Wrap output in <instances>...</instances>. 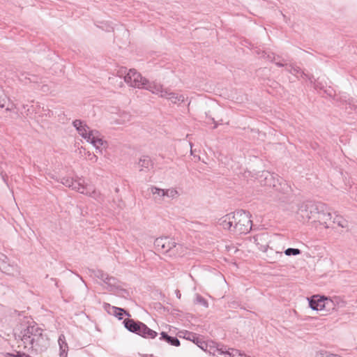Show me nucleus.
Wrapping results in <instances>:
<instances>
[{
    "label": "nucleus",
    "mask_w": 357,
    "mask_h": 357,
    "mask_svg": "<svg viewBox=\"0 0 357 357\" xmlns=\"http://www.w3.org/2000/svg\"><path fill=\"white\" fill-rule=\"evenodd\" d=\"M311 84H313L314 88L316 90H322L324 88V86L318 81H315V80L314 81L312 79V82H311Z\"/></svg>",
    "instance_id": "obj_34"
},
{
    "label": "nucleus",
    "mask_w": 357,
    "mask_h": 357,
    "mask_svg": "<svg viewBox=\"0 0 357 357\" xmlns=\"http://www.w3.org/2000/svg\"><path fill=\"white\" fill-rule=\"evenodd\" d=\"M46 88H47V86H45V85L43 86V87H42L43 91H46V89H45Z\"/></svg>",
    "instance_id": "obj_39"
},
{
    "label": "nucleus",
    "mask_w": 357,
    "mask_h": 357,
    "mask_svg": "<svg viewBox=\"0 0 357 357\" xmlns=\"http://www.w3.org/2000/svg\"><path fill=\"white\" fill-rule=\"evenodd\" d=\"M154 246L157 251L167 254L169 257H178L184 254V248L181 244L169 237H160L155 240Z\"/></svg>",
    "instance_id": "obj_4"
},
{
    "label": "nucleus",
    "mask_w": 357,
    "mask_h": 357,
    "mask_svg": "<svg viewBox=\"0 0 357 357\" xmlns=\"http://www.w3.org/2000/svg\"><path fill=\"white\" fill-rule=\"evenodd\" d=\"M142 89H146L149 91H151L152 93L159 96L162 98V95L165 93V91H166V88H163V86L160 84V83L152 82H150L147 79V84H144V86Z\"/></svg>",
    "instance_id": "obj_16"
},
{
    "label": "nucleus",
    "mask_w": 357,
    "mask_h": 357,
    "mask_svg": "<svg viewBox=\"0 0 357 357\" xmlns=\"http://www.w3.org/2000/svg\"><path fill=\"white\" fill-rule=\"evenodd\" d=\"M6 96L4 94L3 89L0 86V107L3 108L6 102Z\"/></svg>",
    "instance_id": "obj_32"
},
{
    "label": "nucleus",
    "mask_w": 357,
    "mask_h": 357,
    "mask_svg": "<svg viewBox=\"0 0 357 357\" xmlns=\"http://www.w3.org/2000/svg\"><path fill=\"white\" fill-rule=\"evenodd\" d=\"M89 159L93 162H96L98 160V157L95 154L89 153Z\"/></svg>",
    "instance_id": "obj_36"
},
{
    "label": "nucleus",
    "mask_w": 357,
    "mask_h": 357,
    "mask_svg": "<svg viewBox=\"0 0 357 357\" xmlns=\"http://www.w3.org/2000/svg\"><path fill=\"white\" fill-rule=\"evenodd\" d=\"M176 297H177L178 298H181V293H180V291H179V290H176Z\"/></svg>",
    "instance_id": "obj_38"
},
{
    "label": "nucleus",
    "mask_w": 357,
    "mask_h": 357,
    "mask_svg": "<svg viewBox=\"0 0 357 357\" xmlns=\"http://www.w3.org/2000/svg\"><path fill=\"white\" fill-rule=\"evenodd\" d=\"M6 357H31L29 355L22 353L21 351H16L15 354L12 353H6L5 354Z\"/></svg>",
    "instance_id": "obj_33"
},
{
    "label": "nucleus",
    "mask_w": 357,
    "mask_h": 357,
    "mask_svg": "<svg viewBox=\"0 0 357 357\" xmlns=\"http://www.w3.org/2000/svg\"><path fill=\"white\" fill-rule=\"evenodd\" d=\"M160 340L166 341L171 345L178 347L180 345V341L178 338L175 337H171L168 335L165 332H162L160 333Z\"/></svg>",
    "instance_id": "obj_24"
},
{
    "label": "nucleus",
    "mask_w": 357,
    "mask_h": 357,
    "mask_svg": "<svg viewBox=\"0 0 357 357\" xmlns=\"http://www.w3.org/2000/svg\"><path fill=\"white\" fill-rule=\"evenodd\" d=\"M230 351H226L223 349V347L218 348L217 347L213 352L214 356H224L225 357L231 356Z\"/></svg>",
    "instance_id": "obj_28"
},
{
    "label": "nucleus",
    "mask_w": 357,
    "mask_h": 357,
    "mask_svg": "<svg viewBox=\"0 0 357 357\" xmlns=\"http://www.w3.org/2000/svg\"><path fill=\"white\" fill-rule=\"evenodd\" d=\"M326 312L338 310L347 305V302L340 296L326 297Z\"/></svg>",
    "instance_id": "obj_12"
},
{
    "label": "nucleus",
    "mask_w": 357,
    "mask_h": 357,
    "mask_svg": "<svg viewBox=\"0 0 357 357\" xmlns=\"http://www.w3.org/2000/svg\"><path fill=\"white\" fill-rule=\"evenodd\" d=\"M150 190L153 195H158L160 197H165V189H161L155 186H151Z\"/></svg>",
    "instance_id": "obj_27"
},
{
    "label": "nucleus",
    "mask_w": 357,
    "mask_h": 357,
    "mask_svg": "<svg viewBox=\"0 0 357 357\" xmlns=\"http://www.w3.org/2000/svg\"><path fill=\"white\" fill-rule=\"evenodd\" d=\"M153 167V163L149 156H142L138 162L139 171H149Z\"/></svg>",
    "instance_id": "obj_22"
},
{
    "label": "nucleus",
    "mask_w": 357,
    "mask_h": 357,
    "mask_svg": "<svg viewBox=\"0 0 357 357\" xmlns=\"http://www.w3.org/2000/svg\"><path fill=\"white\" fill-rule=\"evenodd\" d=\"M266 53H265V54H264V55H261V57L271 61L275 60V56L273 55V54H268L267 55H266Z\"/></svg>",
    "instance_id": "obj_35"
},
{
    "label": "nucleus",
    "mask_w": 357,
    "mask_h": 357,
    "mask_svg": "<svg viewBox=\"0 0 357 357\" xmlns=\"http://www.w3.org/2000/svg\"><path fill=\"white\" fill-rule=\"evenodd\" d=\"M195 302L198 304L203 305L205 307H208V303L207 301L199 294L196 295Z\"/></svg>",
    "instance_id": "obj_30"
},
{
    "label": "nucleus",
    "mask_w": 357,
    "mask_h": 357,
    "mask_svg": "<svg viewBox=\"0 0 357 357\" xmlns=\"http://www.w3.org/2000/svg\"><path fill=\"white\" fill-rule=\"evenodd\" d=\"M112 313L116 317H118L119 319H123V315L124 314H126V315H128V317H130V314L126 312V310H124L122 308H120V307H112Z\"/></svg>",
    "instance_id": "obj_25"
},
{
    "label": "nucleus",
    "mask_w": 357,
    "mask_h": 357,
    "mask_svg": "<svg viewBox=\"0 0 357 357\" xmlns=\"http://www.w3.org/2000/svg\"><path fill=\"white\" fill-rule=\"evenodd\" d=\"M234 231L236 234H248L252 229L251 215L249 212L243 210H238L233 213Z\"/></svg>",
    "instance_id": "obj_6"
},
{
    "label": "nucleus",
    "mask_w": 357,
    "mask_h": 357,
    "mask_svg": "<svg viewBox=\"0 0 357 357\" xmlns=\"http://www.w3.org/2000/svg\"><path fill=\"white\" fill-rule=\"evenodd\" d=\"M162 98H165L172 102L173 104H179L185 100L186 97L183 94H179L167 89L165 93L162 95Z\"/></svg>",
    "instance_id": "obj_17"
},
{
    "label": "nucleus",
    "mask_w": 357,
    "mask_h": 357,
    "mask_svg": "<svg viewBox=\"0 0 357 357\" xmlns=\"http://www.w3.org/2000/svg\"><path fill=\"white\" fill-rule=\"evenodd\" d=\"M117 74L120 77H123L124 82L131 87L142 89L144 84H147V79L143 77L135 69H130L126 72V68H122Z\"/></svg>",
    "instance_id": "obj_8"
},
{
    "label": "nucleus",
    "mask_w": 357,
    "mask_h": 357,
    "mask_svg": "<svg viewBox=\"0 0 357 357\" xmlns=\"http://www.w3.org/2000/svg\"><path fill=\"white\" fill-rule=\"evenodd\" d=\"M214 123L215 124H214L213 128L215 129V128H216L218 127V123H215V121H214Z\"/></svg>",
    "instance_id": "obj_40"
},
{
    "label": "nucleus",
    "mask_w": 357,
    "mask_h": 357,
    "mask_svg": "<svg viewBox=\"0 0 357 357\" xmlns=\"http://www.w3.org/2000/svg\"><path fill=\"white\" fill-rule=\"evenodd\" d=\"M178 195V191L175 188H169L165 190V197L174 199Z\"/></svg>",
    "instance_id": "obj_29"
},
{
    "label": "nucleus",
    "mask_w": 357,
    "mask_h": 357,
    "mask_svg": "<svg viewBox=\"0 0 357 357\" xmlns=\"http://www.w3.org/2000/svg\"><path fill=\"white\" fill-rule=\"evenodd\" d=\"M322 202H307L302 204L297 211V219L301 222L312 220L316 222V218L319 210L323 208Z\"/></svg>",
    "instance_id": "obj_5"
},
{
    "label": "nucleus",
    "mask_w": 357,
    "mask_h": 357,
    "mask_svg": "<svg viewBox=\"0 0 357 357\" xmlns=\"http://www.w3.org/2000/svg\"><path fill=\"white\" fill-rule=\"evenodd\" d=\"M190 148L192 149V143H190ZM190 151H191V153H192V151L191 150Z\"/></svg>",
    "instance_id": "obj_41"
},
{
    "label": "nucleus",
    "mask_w": 357,
    "mask_h": 357,
    "mask_svg": "<svg viewBox=\"0 0 357 357\" xmlns=\"http://www.w3.org/2000/svg\"><path fill=\"white\" fill-rule=\"evenodd\" d=\"M61 183L70 188L77 192L93 198L98 202L103 201V196L93 185L85 184L81 178L73 180L72 178L64 177L61 179Z\"/></svg>",
    "instance_id": "obj_2"
},
{
    "label": "nucleus",
    "mask_w": 357,
    "mask_h": 357,
    "mask_svg": "<svg viewBox=\"0 0 357 357\" xmlns=\"http://www.w3.org/2000/svg\"><path fill=\"white\" fill-rule=\"evenodd\" d=\"M91 276H94L100 279L104 284L105 288L109 291L118 289L120 287L119 280L109 275L102 270L89 269Z\"/></svg>",
    "instance_id": "obj_9"
},
{
    "label": "nucleus",
    "mask_w": 357,
    "mask_h": 357,
    "mask_svg": "<svg viewBox=\"0 0 357 357\" xmlns=\"http://www.w3.org/2000/svg\"><path fill=\"white\" fill-rule=\"evenodd\" d=\"M123 324L128 331L144 338L154 339L158 335L157 332L149 328L145 324L141 321L126 319L123 321Z\"/></svg>",
    "instance_id": "obj_7"
},
{
    "label": "nucleus",
    "mask_w": 357,
    "mask_h": 357,
    "mask_svg": "<svg viewBox=\"0 0 357 357\" xmlns=\"http://www.w3.org/2000/svg\"><path fill=\"white\" fill-rule=\"evenodd\" d=\"M184 337L187 340L192 341L193 342L196 343L199 347L202 348L201 345H199V339L196 333L185 331Z\"/></svg>",
    "instance_id": "obj_26"
},
{
    "label": "nucleus",
    "mask_w": 357,
    "mask_h": 357,
    "mask_svg": "<svg viewBox=\"0 0 357 357\" xmlns=\"http://www.w3.org/2000/svg\"><path fill=\"white\" fill-rule=\"evenodd\" d=\"M73 125L82 137L93 144L96 150L102 152L101 147L105 142L100 137V134L98 130H91L85 122L78 119L75 120Z\"/></svg>",
    "instance_id": "obj_3"
},
{
    "label": "nucleus",
    "mask_w": 357,
    "mask_h": 357,
    "mask_svg": "<svg viewBox=\"0 0 357 357\" xmlns=\"http://www.w3.org/2000/svg\"><path fill=\"white\" fill-rule=\"evenodd\" d=\"M332 219L331 223L333 225H336L337 227L343 229H347L349 227L348 221L342 216L335 214Z\"/></svg>",
    "instance_id": "obj_23"
},
{
    "label": "nucleus",
    "mask_w": 357,
    "mask_h": 357,
    "mask_svg": "<svg viewBox=\"0 0 357 357\" xmlns=\"http://www.w3.org/2000/svg\"><path fill=\"white\" fill-rule=\"evenodd\" d=\"M326 297L319 295H314L309 300L310 307L313 310H326Z\"/></svg>",
    "instance_id": "obj_14"
},
{
    "label": "nucleus",
    "mask_w": 357,
    "mask_h": 357,
    "mask_svg": "<svg viewBox=\"0 0 357 357\" xmlns=\"http://www.w3.org/2000/svg\"><path fill=\"white\" fill-rule=\"evenodd\" d=\"M18 79L19 80L24 84H38L39 82H41V79L36 75H33V74H30L29 73H27V72H20L18 75Z\"/></svg>",
    "instance_id": "obj_18"
},
{
    "label": "nucleus",
    "mask_w": 357,
    "mask_h": 357,
    "mask_svg": "<svg viewBox=\"0 0 357 357\" xmlns=\"http://www.w3.org/2000/svg\"><path fill=\"white\" fill-rule=\"evenodd\" d=\"M276 66H278V67H283V66H288L287 64H284L281 62H276L275 63Z\"/></svg>",
    "instance_id": "obj_37"
},
{
    "label": "nucleus",
    "mask_w": 357,
    "mask_h": 357,
    "mask_svg": "<svg viewBox=\"0 0 357 357\" xmlns=\"http://www.w3.org/2000/svg\"><path fill=\"white\" fill-rule=\"evenodd\" d=\"M0 271L9 275H20V269L17 263L10 259L7 255L0 252Z\"/></svg>",
    "instance_id": "obj_10"
},
{
    "label": "nucleus",
    "mask_w": 357,
    "mask_h": 357,
    "mask_svg": "<svg viewBox=\"0 0 357 357\" xmlns=\"http://www.w3.org/2000/svg\"><path fill=\"white\" fill-rule=\"evenodd\" d=\"M15 335L20 339L18 347L38 354L48 347V339L43 329L30 317L23 318L15 328Z\"/></svg>",
    "instance_id": "obj_1"
},
{
    "label": "nucleus",
    "mask_w": 357,
    "mask_h": 357,
    "mask_svg": "<svg viewBox=\"0 0 357 357\" xmlns=\"http://www.w3.org/2000/svg\"><path fill=\"white\" fill-rule=\"evenodd\" d=\"M287 70L291 73L297 76L298 77H301L303 78H307L310 82H312V76L305 74L299 67L289 65L287 66Z\"/></svg>",
    "instance_id": "obj_20"
},
{
    "label": "nucleus",
    "mask_w": 357,
    "mask_h": 357,
    "mask_svg": "<svg viewBox=\"0 0 357 357\" xmlns=\"http://www.w3.org/2000/svg\"><path fill=\"white\" fill-rule=\"evenodd\" d=\"M254 241L259 250L266 252L269 246L270 236L266 232L258 234L254 236Z\"/></svg>",
    "instance_id": "obj_13"
},
{
    "label": "nucleus",
    "mask_w": 357,
    "mask_h": 357,
    "mask_svg": "<svg viewBox=\"0 0 357 357\" xmlns=\"http://www.w3.org/2000/svg\"><path fill=\"white\" fill-rule=\"evenodd\" d=\"M278 180L275 178V176L270 172H263L260 176V183L261 185L273 187L276 190H279L277 183Z\"/></svg>",
    "instance_id": "obj_15"
},
{
    "label": "nucleus",
    "mask_w": 357,
    "mask_h": 357,
    "mask_svg": "<svg viewBox=\"0 0 357 357\" xmlns=\"http://www.w3.org/2000/svg\"><path fill=\"white\" fill-rule=\"evenodd\" d=\"M323 206L321 211L319 210V213H317L316 222H319L320 225H323L324 228L327 229L332 227L331 222L333 216L328 206L324 203Z\"/></svg>",
    "instance_id": "obj_11"
},
{
    "label": "nucleus",
    "mask_w": 357,
    "mask_h": 357,
    "mask_svg": "<svg viewBox=\"0 0 357 357\" xmlns=\"http://www.w3.org/2000/svg\"><path fill=\"white\" fill-rule=\"evenodd\" d=\"M59 346V356L60 357H67L68 345L66 342V337L63 334H61L58 339Z\"/></svg>",
    "instance_id": "obj_21"
},
{
    "label": "nucleus",
    "mask_w": 357,
    "mask_h": 357,
    "mask_svg": "<svg viewBox=\"0 0 357 357\" xmlns=\"http://www.w3.org/2000/svg\"><path fill=\"white\" fill-rule=\"evenodd\" d=\"M301 253V251L299 249L297 248H287L284 251V254L287 256H291V255H298Z\"/></svg>",
    "instance_id": "obj_31"
},
{
    "label": "nucleus",
    "mask_w": 357,
    "mask_h": 357,
    "mask_svg": "<svg viewBox=\"0 0 357 357\" xmlns=\"http://www.w3.org/2000/svg\"><path fill=\"white\" fill-rule=\"evenodd\" d=\"M234 217L233 213H228L222 217L219 220L218 223L224 229L234 231Z\"/></svg>",
    "instance_id": "obj_19"
}]
</instances>
